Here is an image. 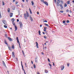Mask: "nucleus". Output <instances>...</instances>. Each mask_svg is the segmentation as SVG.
Instances as JSON below:
<instances>
[{
  "instance_id": "nucleus-11",
  "label": "nucleus",
  "mask_w": 74,
  "mask_h": 74,
  "mask_svg": "<svg viewBox=\"0 0 74 74\" xmlns=\"http://www.w3.org/2000/svg\"><path fill=\"white\" fill-rule=\"evenodd\" d=\"M35 62H38V60H37V57H36L35 59Z\"/></svg>"
},
{
  "instance_id": "nucleus-2",
  "label": "nucleus",
  "mask_w": 74,
  "mask_h": 74,
  "mask_svg": "<svg viewBox=\"0 0 74 74\" xmlns=\"http://www.w3.org/2000/svg\"><path fill=\"white\" fill-rule=\"evenodd\" d=\"M26 14H26H24V18L25 19H27V17H29V14L27 11L26 12Z\"/></svg>"
},
{
  "instance_id": "nucleus-25",
  "label": "nucleus",
  "mask_w": 74,
  "mask_h": 74,
  "mask_svg": "<svg viewBox=\"0 0 74 74\" xmlns=\"http://www.w3.org/2000/svg\"><path fill=\"white\" fill-rule=\"evenodd\" d=\"M45 25L46 26H49V25H48V24H46L45 23Z\"/></svg>"
},
{
  "instance_id": "nucleus-35",
  "label": "nucleus",
  "mask_w": 74,
  "mask_h": 74,
  "mask_svg": "<svg viewBox=\"0 0 74 74\" xmlns=\"http://www.w3.org/2000/svg\"><path fill=\"white\" fill-rule=\"evenodd\" d=\"M70 65V64L69 63H67V66H68V67H69V65Z\"/></svg>"
},
{
  "instance_id": "nucleus-27",
  "label": "nucleus",
  "mask_w": 74,
  "mask_h": 74,
  "mask_svg": "<svg viewBox=\"0 0 74 74\" xmlns=\"http://www.w3.org/2000/svg\"><path fill=\"white\" fill-rule=\"evenodd\" d=\"M67 4L66 3H65V5H64V7H67Z\"/></svg>"
},
{
  "instance_id": "nucleus-31",
  "label": "nucleus",
  "mask_w": 74,
  "mask_h": 74,
  "mask_svg": "<svg viewBox=\"0 0 74 74\" xmlns=\"http://www.w3.org/2000/svg\"><path fill=\"white\" fill-rule=\"evenodd\" d=\"M63 12H64V11H60V13H63Z\"/></svg>"
},
{
  "instance_id": "nucleus-6",
  "label": "nucleus",
  "mask_w": 74,
  "mask_h": 74,
  "mask_svg": "<svg viewBox=\"0 0 74 74\" xmlns=\"http://www.w3.org/2000/svg\"><path fill=\"white\" fill-rule=\"evenodd\" d=\"M8 40H9L10 41H11L12 40V39L10 37H8Z\"/></svg>"
},
{
  "instance_id": "nucleus-5",
  "label": "nucleus",
  "mask_w": 74,
  "mask_h": 74,
  "mask_svg": "<svg viewBox=\"0 0 74 74\" xmlns=\"http://www.w3.org/2000/svg\"><path fill=\"white\" fill-rule=\"evenodd\" d=\"M29 17L30 18L31 21H32V22H33V18L32 17V16H31V15H30L29 16Z\"/></svg>"
},
{
  "instance_id": "nucleus-56",
  "label": "nucleus",
  "mask_w": 74,
  "mask_h": 74,
  "mask_svg": "<svg viewBox=\"0 0 74 74\" xmlns=\"http://www.w3.org/2000/svg\"><path fill=\"white\" fill-rule=\"evenodd\" d=\"M19 19H17V22H18V21H19Z\"/></svg>"
},
{
  "instance_id": "nucleus-33",
  "label": "nucleus",
  "mask_w": 74,
  "mask_h": 74,
  "mask_svg": "<svg viewBox=\"0 0 74 74\" xmlns=\"http://www.w3.org/2000/svg\"><path fill=\"white\" fill-rule=\"evenodd\" d=\"M40 1L42 3H44V0H40Z\"/></svg>"
},
{
  "instance_id": "nucleus-17",
  "label": "nucleus",
  "mask_w": 74,
  "mask_h": 74,
  "mask_svg": "<svg viewBox=\"0 0 74 74\" xmlns=\"http://www.w3.org/2000/svg\"><path fill=\"white\" fill-rule=\"evenodd\" d=\"M12 21H13L12 22H14V21H15V19H14V18H12Z\"/></svg>"
},
{
  "instance_id": "nucleus-38",
  "label": "nucleus",
  "mask_w": 74,
  "mask_h": 74,
  "mask_svg": "<svg viewBox=\"0 0 74 74\" xmlns=\"http://www.w3.org/2000/svg\"><path fill=\"white\" fill-rule=\"evenodd\" d=\"M62 22L63 23H65L66 21H63Z\"/></svg>"
},
{
  "instance_id": "nucleus-19",
  "label": "nucleus",
  "mask_w": 74,
  "mask_h": 74,
  "mask_svg": "<svg viewBox=\"0 0 74 74\" xmlns=\"http://www.w3.org/2000/svg\"><path fill=\"white\" fill-rule=\"evenodd\" d=\"M45 73H48V71H47V70H45Z\"/></svg>"
},
{
  "instance_id": "nucleus-36",
  "label": "nucleus",
  "mask_w": 74,
  "mask_h": 74,
  "mask_svg": "<svg viewBox=\"0 0 74 74\" xmlns=\"http://www.w3.org/2000/svg\"><path fill=\"white\" fill-rule=\"evenodd\" d=\"M12 24H13V25H14V26H15V23L13 22L12 23Z\"/></svg>"
},
{
  "instance_id": "nucleus-54",
  "label": "nucleus",
  "mask_w": 74,
  "mask_h": 74,
  "mask_svg": "<svg viewBox=\"0 0 74 74\" xmlns=\"http://www.w3.org/2000/svg\"><path fill=\"white\" fill-rule=\"evenodd\" d=\"M5 36H6V38H7V34H5Z\"/></svg>"
},
{
  "instance_id": "nucleus-52",
  "label": "nucleus",
  "mask_w": 74,
  "mask_h": 74,
  "mask_svg": "<svg viewBox=\"0 0 74 74\" xmlns=\"http://www.w3.org/2000/svg\"><path fill=\"white\" fill-rule=\"evenodd\" d=\"M53 66H55V64H54V63L53 62Z\"/></svg>"
},
{
  "instance_id": "nucleus-40",
  "label": "nucleus",
  "mask_w": 74,
  "mask_h": 74,
  "mask_svg": "<svg viewBox=\"0 0 74 74\" xmlns=\"http://www.w3.org/2000/svg\"><path fill=\"white\" fill-rule=\"evenodd\" d=\"M67 23H69V20H68L66 21Z\"/></svg>"
},
{
  "instance_id": "nucleus-16",
  "label": "nucleus",
  "mask_w": 74,
  "mask_h": 74,
  "mask_svg": "<svg viewBox=\"0 0 74 74\" xmlns=\"http://www.w3.org/2000/svg\"><path fill=\"white\" fill-rule=\"evenodd\" d=\"M8 48L10 51H12V49H11V47H9L8 46Z\"/></svg>"
},
{
  "instance_id": "nucleus-4",
  "label": "nucleus",
  "mask_w": 74,
  "mask_h": 74,
  "mask_svg": "<svg viewBox=\"0 0 74 74\" xmlns=\"http://www.w3.org/2000/svg\"><path fill=\"white\" fill-rule=\"evenodd\" d=\"M2 22L4 24V25H7V22L5 20H3L2 21Z\"/></svg>"
},
{
  "instance_id": "nucleus-39",
  "label": "nucleus",
  "mask_w": 74,
  "mask_h": 74,
  "mask_svg": "<svg viewBox=\"0 0 74 74\" xmlns=\"http://www.w3.org/2000/svg\"><path fill=\"white\" fill-rule=\"evenodd\" d=\"M49 66H50V67H52V65H51V64H49Z\"/></svg>"
},
{
  "instance_id": "nucleus-50",
  "label": "nucleus",
  "mask_w": 74,
  "mask_h": 74,
  "mask_svg": "<svg viewBox=\"0 0 74 74\" xmlns=\"http://www.w3.org/2000/svg\"><path fill=\"white\" fill-rule=\"evenodd\" d=\"M66 12H69V10L67 9L66 10Z\"/></svg>"
},
{
  "instance_id": "nucleus-26",
  "label": "nucleus",
  "mask_w": 74,
  "mask_h": 74,
  "mask_svg": "<svg viewBox=\"0 0 74 74\" xmlns=\"http://www.w3.org/2000/svg\"><path fill=\"white\" fill-rule=\"evenodd\" d=\"M4 27H5V28H7V26L6 25H4Z\"/></svg>"
},
{
  "instance_id": "nucleus-20",
  "label": "nucleus",
  "mask_w": 74,
  "mask_h": 74,
  "mask_svg": "<svg viewBox=\"0 0 74 74\" xmlns=\"http://www.w3.org/2000/svg\"><path fill=\"white\" fill-rule=\"evenodd\" d=\"M38 33H39V35L40 36H41V32L39 30V31H38Z\"/></svg>"
},
{
  "instance_id": "nucleus-63",
  "label": "nucleus",
  "mask_w": 74,
  "mask_h": 74,
  "mask_svg": "<svg viewBox=\"0 0 74 74\" xmlns=\"http://www.w3.org/2000/svg\"><path fill=\"white\" fill-rule=\"evenodd\" d=\"M31 62H32V64H33V61H31Z\"/></svg>"
},
{
  "instance_id": "nucleus-58",
  "label": "nucleus",
  "mask_w": 74,
  "mask_h": 74,
  "mask_svg": "<svg viewBox=\"0 0 74 74\" xmlns=\"http://www.w3.org/2000/svg\"><path fill=\"white\" fill-rule=\"evenodd\" d=\"M37 14H39V13L38 12H37Z\"/></svg>"
},
{
  "instance_id": "nucleus-41",
  "label": "nucleus",
  "mask_w": 74,
  "mask_h": 74,
  "mask_svg": "<svg viewBox=\"0 0 74 74\" xmlns=\"http://www.w3.org/2000/svg\"><path fill=\"white\" fill-rule=\"evenodd\" d=\"M18 2L16 1V4H18Z\"/></svg>"
},
{
  "instance_id": "nucleus-29",
  "label": "nucleus",
  "mask_w": 74,
  "mask_h": 74,
  "mask_svg": "<svg viewBox=\"0 0 74 74\" xmlns=\"http://www.w3.org/2000/svg\"><path fill=\"white\" fill-rule=\"evenodd\" d=\"M34 67L35 69L36 68V65H35V64H34Z\"/></svg>"
},
{
  "instance_id": "nucleus-10",
  "label": "nucleus",
  "mask_w": 74,
  "mask_h": 74,
  "mask_svg": "<svg viewBox=\"0 0 74 74\" xmlns=\"http://www.w3.org/2000/svg\"><path fill=\"white\" fill-rule=\"evenodd\" d=\"M4 42H5V44L6 45H7L8 46V43H7V41H6V40H5Z\"/></svg>"
},
{
  "instance_id": "nucleus-24",
  "label": "nucleus",
  "mask_w": 74,
  "mask_h": 74,
  "mask_svg": "<svg viewBox=\"0 0 74 74\" xmlns=\"http://www.w3.org/2000/svg\"><path fill=\"white\" fill-rule=\"evenodd\" d=\"M67 4H70V1H67Z\"/></svg>"
},
{
  "instance_id": "nucleus-57",
  "label": "nucleus",
  "mask_w": 74,
  "mask_h": 74,
  "mask_svg": "<svg viewBox=\"0 0 74 74\" xmlns=\"http://www.w3.org/2000/svg\"><path fill=\"white\" fill-rule=\"evenodd\" d=\"M15 0H13V2H15Z\"/></svg>"
},
{
  "instance_id": "nucleus-37",
  "label": "nucleus",
  "mask_w": 74,
  "mask_h": 74,
  "mask_svg": "<svg viewBox=\"0 0 74 74\" xmlns=\"http://www.w3.org/2000/svg\"><path fill=\"white\" fill-rule=\"evenodd\" d=\"M21 62L22 67H23V65H22V62L21 61Z\"/></svg>"
},
{
  "instance_id": "nucleus-12",
  "label": "nucleus",
  "mask_w": 74,
  "mask_h": 74,
  "mask_svg": "<svg viewBox=\"0 0 74 74\" xmlns=\"http://www.w3.org/2000/svg\"><path fill=\"white\" fill-rule=\"evenodd\" d=\"M64 68V66H62L61 68V70H63Z\"/></svg>"
},
{
  "instance_id": "nucleus-18",
  "label": "nucleus",
  "mask_w": 74,
  "mask_h": 74,
  "mask_svg": "<svg viewBox=\"0 0 74 74\" xmlns=\"http://www.w3.org/2000/svg\"><path fill=\"white\" fill-rule=\"evenodd\" d=\"M29 10L30 12V13L31 14H32V11H31V10L30 9V8H29Z\"/></svg>"
},
{
  "instance_id": "nucleus-62",
  "label": "nucleus",
  "mask_w": 74,
  "mask_h": 74,
  "mask_svg": "<svg viewBox=\"0 0 74 74\" xmlns=\"http://www.w3.org/2000/svg\"><path fill=\"white\" fill-rule=\"evenodd\" d=\"M40 27H42V25H40Z\"/></svg>"
},
{
  "instance_id": "nucleus-48",
  "label": "nucleus",
  "mask_w": 74,
  "mask_h": 74,
  "mask_svg": "<svg viewBox=\"0 0 74 74\" xmlns=\"http://www.w3.org/2000/svg\"><path fill=\"white\" fill-rule=\"evenodd\" d=\"M56 2V0H54V3H55Z\"/></svg>"
},
{
  "instance_id": "nucleus-44",
  "label": "nucleus",
  "mask_w": 74,
  "mask_h": 74,
  "mask_svg": "<svg viewBox=\"0 0 74 74\" xmlns=\"http://www.w3.org/2000/svg\"><path fill=\"white\" fill-rule=\"evenodd\" d=\"M16 39L17 40H19V39H18V37H16Z\"/></svg>"
},
{
  "instance_id": "nucleus-53",
  "label": "nucleus",
  "mask_w": 74,
  "mask_h": 74,
  "mask_svg": "<svg viewBox=\"0 0 74 74\" xmlns=\"http://www.w3.org/2000/svg\"><path fill=\"white\" fill-rule=\"evenodd\" d=\"M37 74H40L39 72H38V71L37 72Z\"/></svg>"
},
{
  "instance_id": "nucleus-8",
  "label": "nucleus",
  "mask_w": 74,
  "mask_h": 74,
  "mask_svg": "<svg viewBox=\"0 0 74 74\" xmlns=\"http://www.w3.org/2000/svg\"><path fill=\"white\" fill-rule=\"evenodd\" d=\"M12 56L13 58H15V55H14V52L13 51V52H12Z\"/></svg>"
},
{
  "instance_id": "nucleus-30",
  "label": "nucleus",
  "mask_w": 74,
  "mask_h": 74,
  "mask_svg": "<svg viewBox=\"0 0 74 74\" xmlns=\"http://www.w3.org/2000/svg\"><path fill=\"white\" fill-rule=\"evenodd\" d=\"M0 18H1V12H0Z\"/></svg>"
},
{
  "instance_id": "nucleus-43",
  "label": "nucleus",
  "mask_w": 74,
  "mask_h": 74,
  "mask_svg": "<svg viewBox=\"0 0 74 74\" xmlns=\"http://www.w3.org/2000/svg\"><path fill=\"white\" fill-rule=\"evenodd\" d=\"M17 41V42L18 43V44H19V43H20V42H19V40H18Z\"/></svg>"
},
{
  "instance_id": "nucleus-7",
  "label": "nucleus",
  "mask_w": 74,
  "mask_h": 74,
  "mask_svg": "<svg viewBox=\"0 0 74 74\" xmlns=\"http://www.w3.org/2000/svg\"><path fill=\"white\" fill-rule=\"evenodd\" d=\"M43 3L45 4L46 5H48V3L46 1H44L43 2Z\"/></svg>"
},
{
  "instance_id": "nucleus-13",
  "label": "nucleus",
  "mask_w": 74,
  "mask_h": 74,
  "mask_svg": "<svg viewBox=\"0 0 74 74\" xmlns=\"http://www.w3.org/2000/svg\"><path fill=\"white\" fill-rule=\"evenodd\" d=\"M12 15H13V13H10V17H12Z\"/></svg>"
},
{
  "instance_id": "nucleus-23",
  "label": "nucleus",
  "mask_w": 74,
  "mask_h": 74,
  "mask_svg": "<svg viewBox=\"0 0 74 74\" xmlns=\"http://www.w3.org/2000/svg\"><path fill=\"white\" fill-rule=\"evenodd\" d=\"M12 49H14V46L13 45H12Z\"/></svg>"
},
{
  "instance_id": "nucleus-51",
  "label": "nucleus",
  "mask_w": 74,
  "mask_h": 74,
  "mask_svg": "<svg viewBox=\"0 0 74 74\" xmlns=\"http://www.w3.org/2000/svg\"><path fill=\"white\" fill-rule=\"evenodd\" d=\"M44 32H45V31H46V29H44Z\"/></svg>"
},
{
  "instance_id": "nucleus-22",
  "label": "nucleus",
  "mask_w": 74,
  "mask_h": 74,
  "mask_svg": "<svg viewBox=\"0 0 74 74\" xmlns=\"http://www.w3.org/2000/svg\"><path fill=\"white\" fill-rule=\"evenodd\" d=\"M8 12H10V8H8Z\"/></svg>"
},
{
  "instance_id": "nucleus-42",
  "label": "nucleus",
  "mask_w": 74,
  "mask_h": 74,
  "mask_svg": "<svg viewBox=\"0 0 74 74\" xmlns=\"http://www.w3.org/2000/svg\"><path fill=\"white\" fill-rule=\"evenodd\" d=\"M48 62H50V60H49V59L48 58Z\"/></svg>"
},
{
  "instance_id": "nucleus-34",
  "label": "nucleus",
  "mask_w": 74,
  "mask_h": 74,
  "mask_svg": "<svg viewBox=\"0 0 74 74\" xmlns=\"http://www.w3.org/2000/svg\"><path fill=\"white\" fill-rule=\"evenodd\" d=\"M43 22H48L47 21L45 20L44 21H43Z\"/></svg>"
},
{
  "instance_id": "nucleus-59",
  "label": "nucleus",
  "mask_w": 74,
  "mask_h": 74,
  "mask_svg": "<svg viewBox=\"0 0 74 74\" xmlns=\"http://www.w3.org/2000/svg\"><path fill=\"white\" fill-rule=\"evenodd\" d=\"M24 70V72L25 74H26V72H25V70Z\"/></svg>"
},
{
  "instance_id": "nucleus-61",
  "label": "nucleus",
  "mask_w": 74,
  "mask_h": 74,
  "mask_svg": "<svg viewBox=\"0 0 74 74\" xmlns=\"http://www.w3.org/2000/svg\"><path fill=\"white\" fill-rule=\"evenodd\" d=\"M22 1H23V2H25V0H22Z\"/></svg>"
},
{
  "instance_id": "nucleus-21",
  "label": "nucleus",
  "mask_w": 74,
  "mask_h": 74,
  "mask_svg": "<svg viewBox=\"0 0 74 74\" xmlns=\"http://www.w3.org/2000/svg\"><path fill=\"white\" fill-rule=\"evenodd\" d=\"M31 3L32 4V5H34V2H33V1H32L31 2Z\"/></svg>"
},
{
  "instance_id": "nucleus-32",
  "label": "nucleus",
  "mask_w": 74,
  "mask_h": 74,
  "mask_svg": "<svg viewBox=\"0 0 74 74\" xmlns=\"http://www.w3.org/2000/svg\"><path fill=\"white\" fill-rule=\"evenodd\" d=\"M2 4L3 5H4V2L3 1H2Z\"/></svg>"
},
{
  "instance_id": "nucleus-60",
  "label": "nucleus",
  "mask_w": 74,
  "mask_h": 74,
  "mask_svg": "<svg viewBox=\"0 0 74 74\" xmlns=\"http://www.w3.org/2000/svg\"><path fill=\"white\" fill-rule=\"evenodd\" d=\"M70 13H71L72 12L71 11V10H70Z\"/></svg>"
},
{
  "instance_id": "nucleus-45",
  "label": "nucleus",
  "mask_w": 74,
  "mask_h": 74,
  "mask_svg": "<svg viewBox=\"0 0 74 74\" xmlns=\"http://www.w3.org/2000/svg\"><path fill=\"white\" fill-rule=\"evenodd\" d=\"M22 69L23 70H24H24H25L23 69V67H22Z\"/></svg>"
},
{
  "instance_id": "nucleus-14",
  "label": "nucleus",
  "mask_w": 74,
  "mask_h": 74,
  "mask_svg": "<svg viewBox=\"0 0 74 74\" xmlns=\"http://www.w3.org/2000/svg\"><path fill=\"white\" fill-rule=\"evenodd\" d=\"M14 27H15V31H16V30H17V29H18V28L17 27H16L15 25Z\"/></svg>"
},
{
  "instance_id": "nucleus-9",
  "label": "nucleus",
  "mask_w": 74,
  "mask_h": 74,
  "mask_svg": "<svg viewBox=\"0 0 74 74\" xmlns=\"http://www.w3.org/2000/svg\"><path fill=\"white\" fill-rule=\"evenodd\" d=\"M36 47L37 48H38V44L37 43V42H36Z\"/></svg>"
},
{
  "instance_id": "nucleus-46",
  "label": "nucleus",
  "mask_w": 74,
  "mask_h": 74,
  "mask_svg": "<svg viewBox=\"0 0 74 74\" xmlns=\"http://www.w3.org/2000/svg\"><path fill=\"white\" fill-rule=\"evenodd\" d=\"M44 38H45V39L47 38V37H46V36H44Z\"/></svg>"
},
{
  "instance_id": "nucleus-64",
  "label": "nucleus",
  "mask_w": 74,
  "mask_h": 74,
  "mask_svg": "<svg viewBox=\"0 0 74 74\" xmlns=\"http://www.w3.org/2000/svg\"><path fill=\"white\" fill-rule=\"evenodd\" d=\"M8 73V74H9V71H7Z\"/></svg>"
},
{
  "instance_id": "nucleus-49",
  "label": "nucleus",
  "mask_w": 74,
  "mask_h": 74,
  "mask_svg": "<svg viewBox=\"0 0 74 74\" xmlns=\"http://www.w3.org/2000/svg\"><path fill=\"white\" fill-rule=\"evenodd\" d=\"M47 28L45 27H44V29H47Z\"/></svg>"
},
{
  "instance_id": "nucleus-28",
  "label": "nucleus",
  "mask_w": 74,
  "mask_h": 74,
  "mask_svg": "<svg viewBox=\"0 0 74 74\" xmlns=\"http://www.w3.org/2000/svg\"><path fill=\"white\" fill-rule=\"evenodd\" d=\"M22 53H23V55H25V53H24V52L23 51V50L22 51Z\"/></svg>"
},
{
  "instance_id": "nucleus-55",
  "label": "nucleus",
  "mask_w": 74,
  "mask_h": 74,
  "mask_svg": "<svg viewBox=\"0 0 74 74\" xmlns=\"http://www.w3.org/2000/svg\"><path fill=\"white\" fill-rule=\"evenodd\" d=\"M42 33H43V34H45V33H44V32H43Z\"/></svg>"
},
{
  "instance_id": "nucleus-15",
  "label": "nucleus",
  "mask_w": 74,
  "mask_h": 74,
  "mask_svg": "<svg viewBox=\"0 0 74 74\" xmlns=\"http://www.w3.org/2000/svg\"><path fill=\"white\" fill-rule=\"evenodd\" d=\"M3 65H4L5 66H6L5 64V62H4L3 61Z\"/></svg>"
},
{
  "instance_id": "nucleus-3",
  "label": "nucleus",
  "mask_w": 74,
  "mask_h": 74,
  "mask_svg": "<svg viewBox=\"0 0 74 74\" xmlns=\"http://www.w3.org/2000/svg\"><path fill=\"white\" fill-rule=\"evenodd\" d=\"M19 24L20 25V28H21V29H22V26H23V24H22V23L20 21L19 22Z\"/></svg>"
},
{
  "instance_id": "nucleus-47",
  "label": "nucleus",
  "mask_w": 74,
  "mask_h": 74,
  "mask_svg": "<svg viewBox=\"0 0 74 74\" xmlns=\"http://www.w3.org/2000/svg\"><path fill=\"white\" fill-rule=\"evenodd\" d=\"M41 53H42V55H44V53H43V52H42Z\"/></svg>"
},
{
  "instance_id": "nucleus-1",
  "label": "nucleus",
  "mask_w": 74,
  "mask_h": 74,
  "mask_svg": "<svg viewBox=\"0 0 74 74\" xmlns=\"http://www.w3.org/2000/svg\"><path fill=\"white\" fill-rule=\"evenodd\" d=\"M60 2L61 4H63V2L62 0L60 1V0H57V2L56 3L57 5V6H59V5H60L61 8H63L62 5V4H59V3H60Z\"/></svg>"
}]
</instances>
